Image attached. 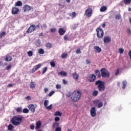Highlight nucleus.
<instances>
[{
	"mask_svg": "<svg viewBox=\"0 0 131 131\" xmlns=\"http://www.w3.org/2000/svg\"><path fill=\"white\" fill-rule=\"evenodd\" d=\"M120 75V73L119 72V69H117V71L115 72V76Z\"/></svg>",
	"mask_w": 131,
	"mask_h": 131,
	"instance_id": "37998d69",
	"label": "nucleus"
},
{
	"mask_svg": "<svg viewBox=\"0 0 131 131\" xmlns=\"http://www.w3.org/2000/svg\"><path fill=\"white\" fill-rule=\"evenodd\" d=\"M124 52V49L123 48H119V53L120 54V55H122Z\"/></svg>",
	"mask_w": 131,
	"mask_h": 131,
	"instance_id": "a19ab883",
	"label": "nucleus"
},
{
	"mask_svg": "<svg viewBox=\"0 0 131 131\" xmlns=\"http://www.w3.org/2000/svg\"><path fill=\"white\" fill-rule=\"evenodd\" d=\"M109 18L112 22L115 19V12L114 11L111 12Z\"/></svg>",
	"mask_w": 131,
	"mask_h": 131,
	"instance_id": "4468645a",
	"label": "nucleus"
},
{
	"mask_svg": "<svg viewBox=\"0 0 131 131\" xmlns=\"http://www.w3.org/2000/svg\"><path fill=\"white\" fill-rule=\"evenodd\" d=\"M38 53L41 55H43V54H45V50H43L42 48H40L38 50Z\"/></svg>",
	"mask_w": 131,
	"mask_h": 131,
	"instance_id": "f704fd0d",
	"label": "nucleus"
},
{
	"mask_svg": "<svg viewBox=\"0 0 131 131\" xmlns=\"http://www.w3.org/2000/svg\"><path fill=\"white\" fill-rule=\"evenodd\" d=\"M40 24H39L38 25H37L36 26H35V30L36 29H39L40 28Z\"/></svg>",
	"mask_w": 131,
	"mask_h": 131,
	"instance_id": "bf43d9fd",
	"label": "nucleus"
},
{
	"mask_svg": "<svg viewBox=\"0 0 131 131\" xmlns=\"http://www.w3.org/2000/svg\"><path fill=\"white\" fill-rule=\"evenodd\" d=\"M67 56H68L67 53H63L61 55V57L62 59H65V58H66L67 57Z\"/></svg>",
	"mask_w": 131,
	"mask_h": 131,
	"instance_id": "c9c22d12",
	"label": "nucleus"
},
{
	"mask_svg": "<svg viewBox=\"0 0 131 131\" xmlns=\"http://www.w3.org/2000/svg\"><path fill=\"white\" fill-rule=\"evenodd\" d=\"M45 108H46L47 110H51L52 108H53V104H51L49 106H47Z\"/></svg>",
	"mask_w": 131,
	"mask_h": 131,
	"instance_id": "79ce46f5",
	"label": "nucleus"
},
{
	"mask_svg": "<svg viewBox=\"0 0 131 131\" xmlns=\"http://www.w3.org/2000/svg\"><path fill=\"white\" fill-rule=\"evenodd\" d=\"M40 39H38L35 40V46H36V47H39V46H40Z\"/></svg>",
	"mask_w": 131,
	"mask_h": 131,
	"instance_id": "cd10ccee",
	"label": "nucleus"
},
{
	"mask_svg": "<svg viewBox=\"0 0 131 131\" xmlns=\"http://www.w3.org/2000/svg\"><path fill=\"white\" fill-rule=\"evenodd\" d=\"M35 30V25H31L29 28L27 30V33H32V32H33Z\"/></svg>",
	"mask_w": 131,
	"mask_h": 131,
	"instance_id": "9d476101",
	"label": "nucleus"
},
{
	"mask_svg": "<svg viewBox=\"0 0 131 131\" xmlns=\"http://www.w3.org/2000/svg\"><path fill=\"white\" fill-rule=\"evenodd\" d=\"M47 70H48L47 67H45L42 69V75H43L47 72Z\"/></svg>",
	"mask_w": 131,
	"mask_h": 131,
	"instance_id": "ea45409f",
	"label": "nucleus"
},
{
	"mask_svg": "<svg viewBox=\"0 0 131 131\" xmlns=\"http://www.w3.org/2000/svg\"><path fill=\"white\" fill-rule=\"evenodd\" d=\"M62 83H63V84H67V81H66V80H65V79H63L62 80Z\"/></svg>",
	"mask_w": 131,
	"mask_h": 131,
	"instance_id": "e2e57ef3",
	"label": "nucleus"
},
{
	"mask_svg": "<svg viewBox=\"0 0 131 131\" xmlns=\"http://www.w3.org/2000/svg\"><path fill=\"white\" fill-rule=\"evenodd\" d=\"M115 18L116 20H119L120 19H121V15H120V13L116 15Z\"/></svg>",
	"mask_w": 131,
	"mask_h": 131,
	"instance_id": "72a5a7b5",
	"label": "nucleus"
},
{
	"mask_svg": "<svg viewBox=\"0 0 131 131\" xmlns=\"http://www.w3.org/2000/svg\"><path fill=\"white\" fill-rule=\"evenodd\" d=\"M22 6V2L18 1L15 4V7H21Z\"/></svg>",
	"mask_w": 131,
	"mask_h": 131,
	"instance_id": "a878e982",
	"label": "nucleus"
},
{
	"mask_svg": "<svg viewBox=\"0 0 131 131\" xmlns=\"http://www.w3.org/2000/svg\"><path fill=\"white\" fill-rule=\"evenodd\" d=\"M73 77L75 80H78V74H77L76 72L74 73L73 74Z\"/></svg>",
	"mask_w": 131,
	"mask_h": 131,
	"instance_id": "393cba45",
	"label": "nucleus"
},
{
	"mask_svg": "<svg viewBox=\"0 0 131 131\" xmlns=\"http://www.w3.org/2000/svg\"><path fill=\"white\" fill-rule=\"evenodd\" d=\"M93 104L95 106H97V108H102L103 107V102H101L99 99L94 100Z\"/></svg>",
	"mask_w": 131,
	"mask_h": 131,
	"instance_id": "423d86ee",
	"label": "nucleus"
},
{
	"mask_svg": "<svg viewBox=\"0 0 131 131\" xmlns=\"http://www.w3.org/2000/svg\"><path fill=\"white\" fill-rule=\"evenodd\" d=\"M89 77H90V79H89L90 82H94V81H95V80H96V79L97 78L96 75L94 74H91L89 76Z\"/></svg>",
	"mask_w": 131,
	"mask_h": 131,
	"instance_id": "9b49d317",
	"label": "nucleus"
},
{
	"mask_svg": "<svg viewBox=\"0 0 131 131\" xmlns=\"http://www.w3.org/2000/svg\"><path fill=\"white\" fill-rule=\"evenodd\" d=\"M46 48H49V49L52 48V44H51V43L49 42L47 43L46 44Z\"/></svg>",
	"mask_w": 131,
	"mask_h": 131,
	"instance_id": "603ef678",
	"label": "nucleus"
},
{
	"mask_svg": "<svg viewBox=\"0 0 131 131\" xmlns=\"http://www.w3.org/2000/svg\"><path fill=\"white\" fill-rule=\"evenodd\" d=\"M28 108H29V110L30 111H31V112H32L33 113H34V112H35V107H34V105L30 104L28 106Z\"/></svg>",
	"mask_w": 131,
	"mask_h": 131,
	"instance_id": "f3484780",
	"label": "nucleus"
},
{
	"mask_svg": "<svg viewBox=\"0 0 131 131\" xmlns=\"http://www.w3.org/2000/svg\"><path fill=\"white\" fill-rule=\"evenodd\" d=\"M8 130H13L14 129V126L12 124H9L8 126Z\"/></svg>",
	"mask_w": 131,
	"mask_h": 131,
	"instance_id": "c756f323",
	"label": "nucleus"
},
{
	"mask_svg": "<svg viewBox=\"0 0 131 131\" xmlns=\"http://www.w3.org/2000/svg\"><path fill=\"white\" fill-rule=\"evenodd\" d=\"M11 67H12V66H11V65L8 66L6 68V70H10V69H11Z\"/></svg>",
	"mask_w": 131,
	"mask_h": 131,
	"instance_id": "052dcab7",
	"label": "nucleus"
},
{
	"mask_svg": "<svg viewBox=\"0 0 131 131\" xmlns=\"http://www.w3.org/2000/svg\"><path fill=\"white\" fill-rule=\"evenodd\" d=\"M66 32V31H65V30H64L63 28L59 29L58 33L59 35H64Z\"/></svg>",
	"mask_w": 131,
	"mask_h": 131,
	"instance_id": "aec40b11",
	"label": "nucleus"
},
{
	"mask_svg": "<svg viewBox=\"0 0 131 131\" xmlns=\"http://www.w3.org/2000/svg\"><path fill=\"white\" fill-rule=\"evenodd\" d=\"M55 116H62V113L59 111H56L54 114Z\"/></svg>",
	"mask_w": 131,
	"mask_h": 131,
	"instance_id": "7c9ffc66",
	"label": "nucleus"
},
{
	"mask_svg": "<svg viewBox=\"0 0 131 131\" xmlns=\"http://www.w3.org/2000/svg\"><path fill=\"white\" fill-rule=\"evenodd\" d=\"M16 111L17 113H22V107H19L16 108Z\"/></svg>",
	"mask_w": 131,
	"mask_h": 131,
	"instance_id": "473e14b6",
	"label": "nucleus"
},
{
	"mask_svg": "<svg viewBox=\"0 0 131 131\" xmlns=\"http://www.w3.org/2000/svg\"><path fill=\"white\" fill-rule=\"evenodd\" d=\"M23 120V117L21 116H15L11 119V122L13 125L18 126V125H19L21 124Z\"/></svg>",
	"mask_w": 131,
	"mask_h": 131,
	"instance_id": "f03ea898",
	"label": "nucleus"
},
{
	"mask_svg": "<svg viewBox=\"0 0 131 131\" xmlns=\"http://www.w3.org/2000/svg\"><path fill=\"white\" fill-rule=\"evenodd\" d=\"M76 54H80L81 53V51H80V49H78L76 51Z\"/></svg>",
	"mask_w": 131,
	"mask_h": 131,
	"instance_id": "680f3d73",
	"label": "nucleus"
},
{
	"mask_svg": "<svg viewBox=\"0 0 131 131\" xmlns=\"http://www.w3.org/2000/svg\"><path fill=\"white\" fill-rule=\"evenodd\" d=\"M122 83L123 85L122 86V89H123V90H124L125 88H126V85H127V82H126V80H124L123 81Z\"/></svg>",
	"mask_w": 131,
	"mask_h": 131,
	"instance_id": "bb28decb",
	"label": "nucleus"
},
{
	"mask_svg": "<svg viewBox=\"0 0 131 131\" xmlns=\"http://www.w3.org/2000/svg\"><path fill=\"white\" fill-rule=\"evenodd\" d=\"M94 50H95V52H96V53H99L102 52V49L99 46L94 47Z\"/></svg>",
	"mask_w": 131,
	"mask_h": 131,
	"instance_id": "412c9836",
	"label": "nucleus"
},
{
	"mask_svg": "<svg viewBox=\"0 0 131 131\" xmlns=\"http://www.w3.org/2000/svg\"><path fill=\"white\" fill-rule=\"evenodd\" d=\"M6 35V32H2V33H0V38H2L3 36H5Z\"/></svg>",
	"mask_w": 131,
	"mask_h": 131,
	"instance_id": "8fccbe9b",
	"label": "nucleus"
},
{
	"mask_svg": "<svg viewBox=\"0 0 131 131\" xmlns=\"http://www.w3.org/2000/svg\"><path fill=\"white\" fill-rule=\"evenodd\" d=\"M91 63V61H90V60L89 59H86V64H89Z\"/></svg>",
	"mask_w": 131,
	"mask_h": 131,
	"instance_id": "69168bd1",
	"label": "nucleus"
},
{
	"mask_svg": "<svg viewBox=\"0 0 131 131\" xmlns=\"http://www.w3.org/2000/svg\"><path fill=\"white\" fill-rule=\"evenodd\" d=\"M106 10H107V7L102 6L101 7L100 11V12H105V11H106Z\"/></svg>",
	"mask_w": 131,
	"mask_h": 131,
	"instance_id": "c85d7f7f",
	"label": "nucleus"
},
{
	"mask_svg": "<svg viewBox=\"0 0 131 131\" xmlns=\"http://www.w3.org/2000/svg\"><path fill=\"white\" fill-rule=\"evenodd\" d=\"M36 84H35V82H33L32 80H31L30 83V89H31L32 90H34L35 89V86Z\"/></svg>",
	"mask_w": 131,
	"mask_h": 131,
	"instance_id": "a211bd4d",
	"label": "nucleus"
},
{
	"mask_svg": "<svg viewBox=\"0 0 131 131\" xmlns=\"http://www.w3.org/2000/svg\"><path fill=\"white\" fill-rule=\"evenodd\" d=\"M50 31H51V32H52V33L56 32V28H51L50 29Z\"/></svg>",
	"mask_w": 131,
	"mask_h": 131,
	"instance_id": "4d7b16f0",
	"label": "nucleus"
},
{
	"mask_svg": "<svg viewBox=\"0 0 131 131\" xmlns=\"http://www.w3.org/2000/svg\"><path fill=\"white\" fill-rule=\"evenodd\" d=\"M59 76H67V73L64 71H61L58 73Z\"/></svg>",
	"mask_w": 131,
	"mask_h": 131,
	"instance_id": "b1692460",
	"label": "nucleus"
},
{
	"mask_svg": "<svg viewBox=\"0 0 131 131\" xmlns=\"http://www.w3.org/2000/svg\"><path fill=\"white\" fill-rule=\"evenodd\" d=\"M111 41V38L109 36H105L103 38V42L104 43H108Z\"/></svg>",
	"mask_w": 131,
	"mask_h": 131,
	"instance_id": "dca6fc26",
	"label": "nucleus"
},
{
	"mask_svg": "<svg viewBox=\"0 0 131 131\" xmlns=\"http://www.w3.org/2000/svg\"><path fill=\"white\" fill-rule=\"evenodd\" d=\"M57 126H59V123H58L55 122V123L53 124V125H52L53 128H56V127H57Z\"/></svg>",
	"mask_w": 131,
	"mask_h": 131,
	"instance_id": "e433bc0d",
	"label": "nucleus"
},
{
	"mask_svg": "<svg viewBox=\"0 0 131 131\" xmlns=\"http://www.w3.org/2000/svg\"><path fill=\"white\" fill-rule=\"evenodd\" d=\"M97 32V36L98 38H102L104 36V31L100 27H98L96 30Z\"/></svg>",
	"mask_w": 131,
	"mask_h": 131,
	"instance_id": "39448f33",
	"label": "nucleus"
},
{
	"mask_svg": "<svg viewBox=\"0 0 131 131\" xmlns=\"http://www.w3.org/2000/svg\"><path fill=\"white\" fill-rule=\"evenodd\" d=\"M5 60L6 62H10V61H12V56H11L10 55L8 54L6 56V58L5 59Z\"/></svg>",
	"mask_w": 131,
	"mask_h": 131,
	"instance_id": "5701e85b",
	"label": "nucleus"
},
{
	"mask_svg": "<svg viewBox=\"0 0 131 131\" xmlns=\"http://www.w3.org/2000/svg\"><path fill=\"white\" fill-rule=\"evenodd\" d=\"M98 94H99V91H98L97 90H95L93 92L92 95L93 97H96V96H98Z\"/></svg>",
	"mask_w": 131,
	"mask_h": 131,
	"instance_id": "2f4dec72",
	"label": "nucleus"
},
{
	"mask_svg": "<svg viewBox=\"0 0 131 131\" xmlns=\"http://www.w3.org/2000/svg\"><path fill=\"white\" fill-rule=\"evenodd\" d=\"M43 104H44L45 107H47L48 106V104H49V100H45Z\"/></svg>",
	"mask_w": 131,
	"mask_h": 131,
	"instance_id": "09e8293b",
	"label": "nucleus"
},
{
	"mask_svg": "<svg viewBox=\"0 0 131 131\" xmlns=\"http://www.w3.org/2000/svg\"><path fill=\"white\" fill-rule=\"evenodd\" d=\"M100 73L102 78H108L110 77V72L105 68L100 69Z\"/></svg>",
	"mask_w": 131,
	"mask_h": 131,
	"instance_id": "20e7f679",
	"label": "nucleus"
},
{
	"mask_svg": "<svg viewBox=\"0 0 131 131\" xmlns=\"http://www.w3.org/2000/svg\"><path fill=\"white\" fill-rule=\"evenodd\" d=\"M72 95V93L70 91L68 92V93L66 94L67 98H69Z\"/></svg>",
	"mask_w": 131,
	"mask_h": 131,
	"instance_id": "a18cd8bd",
	"label": "nucleus"
},
{
	"mask_svg": "<svg viewBox=\"0 0 131 131\" xmlns=\"http://www.w3.org/2000/svg\"><path fill=\"white\" fill-rule=\"evenodd\" d=\"M56 89H57V90H60L61 89V85L59 84H56Z\"/></svg>",
	"mask_w": 131,
	"mask_h": 131,
	"instance_id": "6e6d98bb",
	"label": "nucleus"
},
{
	"mask_svg": "<svg viewBox=\"0 0 131 131\" xmlns=\"http://www.w3.org/2000/svg\"><path fill=\"white\" fill-rule=\"evenodd\" d=\"M11 13L12 15H17L18 13H19V9H18L16 7H12V10H11Z\"/></svg>",
	"mask_w": 131,
	"mask_h": 131,
	"instance_id": "f8f14e48",
	"label": "nucleus"
},
{
	"mask_svg": "<svg viewBox=\"0 0 131 131\" xmlns=\"http://www.w3.org/2000/svg\"><path fill=\"white\" fill-rule=\"evenodd\" d=\"M48 26L47 24H43L41 26V29H45V28H47Z\"/></svg>",
	"mask_w": 131,
	"mask_h": 131,
	"instance_id": "49530a36",
	"label": "nucleus"
},
{
	"mask_svg": "<svg viewBox=\"0 0 131 131\" xmlns=\"http://www.w3.org/2000/svg\"><path fill=\"white\" fill-rule=\"evenodd\" d=\"M93 11L92 10V8H88L85 12V16H86L87 17H91Z\"/></svg>",
	"mask_w": 131,
	"mask_h": 131,
	"instance_id": "0eeeda50",
	"label": "nucleus"
},
{
	"mask_svg": "<svg viewBox=\"0 0 131 131\" xmlns=\"http://www.w3.org/2000/svg\"><path fill=\"white\" fill-rule=\"evenodd\" d=\"M55 121H56V122H58V121H60V118L59 117H56L54 119Z\"/></svg>",
	"mask_w": 131,
	"mask_h": 131,
	"instance_id": "5fc2aeb1",
	"label": "nucleus"
},
{
	"mask_svg": "<svg viewBox=\"0 0 131 131\" xmlns=\"http://www.w3.org/2000/svg\"><path fill=\"white\" fill-rule=\"evenodd\" d=\"M23 113H28L29 112V110L27 108H24L23 110Z\"/></svg>",
	"mask_w": 131,
	"mask_h": 131,
	"instance_id": "de8ad7c7",
	"label": "nucleus"
},
{
	"mask_svg": "<svg viewBox=\"0 0 131 131\" xmlns=\"http://www.w3.org/2000/svg\"><path fill=\"white\" fill-rule=\"evenodd\" d=\"M126 32H127V33L128 36H130V35H131V30H130V28H127L126 29Z\"/></svg>",
	"mask_w": 131,
	"mask_h": 131,
	"instance_id": "58836bf2",
	"label": "nucleus"
},
{
	"mask_svg": "<svg viewBox=\"0 0 131 131\" xmlns=\"http://www.w3.org/2000/svg\"><path fill=\"white\" fill-rule=\"evenodd\" d=\"M50 65L51 67H56V63H55L54 61L50 62Z\"/></svg>",
	"mask_w": 131,
	"mask_h": 131,
	"instance_id": "3c124183",
	"label": "nucleus"
},
{
	"mask_svg": "<svg viewBox=\"0 0 131 131\" xmlns=\"http://www.w3.org/2000/svg\"><path fill=\"white\" fill-rule=\"evenodd\" d=\"M26 99L27 100H28V101H30V100L31 99L30 96H27V97H26Z\"/></svg>",
	"mask_w": 131,
	"mask_h": 131,
	"instance_id": "338daca9",
	"label": "nucleus"
},
{
	"mask_svg": "<svg viewBox=\"0 0 131 131\" xmlns=\"http://www.w3.org/2000/svg\"><path fill=\"white\" fill-rule=\"evenodd\" d=\"M90 114L92 117H95L97 115V111L95 107H92L90 110Z\"/></svg>",
	"mask_w": 131,
	"mask_h": 131,
	"instance_id": "1a4fd4ad",
	"label": "nucleus"
},
{
	"mask_svg": "<svg viewBox=\"0 0 131 131\" xmlns=\"http://www.w3.org/2000/svg\"><path fill=\"white\" fill-rule=\"evenodd\" d=\"M95 85L99 93H103L105 91V82L101 80H97L95 82Z\"/></svg>",
	"mask_w": 131,
	"mask_h": 131,
	"instance_id": "f257e3e1",
	"label": "nucleus"
},
{
	"mask_svg": "<svg viewBox=\"0 0 131 131\" xmlns=\"http://www.w3.org/2000/svg\"><path fill=\"white\" fill-rule=\"evenodd\" d=\"M23 10H24V12H29V11H31V10H32V11H33V8H32V7L29 5H25L23 7Z\"/></svg>",
	"mask_w": 131,
	"mask_h": 131,
	"instance_id": "6e6552de",
	"label": "nucleus"
},
{
	"mask_svg": "<svg viewBox=\"0 0 131 131\" xmlns=\"http://www.w3.org/2000/svg\"><path fill=\"white\" fill-rule=\"evenodd\" d=\"M53 94H55V91H51V92L48 94L49 97H52V96H53Z\"/></svg>",
	"mask_w": 131,
	"mask_h": 131,
	"instance_id": "864d4df0",
	"label": "nucleus"
},
{
	"mask_svg": "<svg viewBox=\"0 0 131 131\" xmlns=\"http://www.w3.org/2000/svg\"><path fill=\"white\" fill-rule=\"evenodd\" d=\"M95 73L96 76H97V77L101 78V72H100V70H96L95 71Z\"/></svg>",
	"mask_w": 131,
	"mask_h": 131,
	"instance_id": "4be33fe9",
	"label": "nucleus"
},
{
	"mask_svg": "<svg viewBox=\"0 0 131 131\" xmlns=\"http://www.w3.org/2000/svg\"><path fill=\"white\" fill-rule=\"evenodd\" d=\"M8 88H12L13 86V84L10 83L8 84Z\"/></svg>",
	"mask_w": 131,
	"mask_h": 131,
	"instance_id": "774afa93",
	"label": "nucleus"
},
{
	"mask_svg": "<svg viewBox=\"0 0 131 131\" xmlns=\"http://www.w3.org/2000/svg\"><path fill=\"white\" fill-rule=\"evenodd\" d=\"M27 54H28L29 57H32V56L33 55V52L32 51H29L27 52Z\"/></svg>",
	"mask_w": 131,
	"mask_h": 131,
	"instance_id": "4c0bfd02",
	"label": "nucleus"
},
{
	"mask_svg": "<svg viewBox=\"0 0 131 131\" xmlns=\"http://www.w3.org/2000/svg\"><path fill=\"white\" fill-rule=\"evenodd\" d=\"M131 0H123L121 3L120 5H122L123 3L126 5H130Z\"/></svg>",
	"mask_w": 131,
	"mask_h": 131,
	"instance_id": "6ab92c4d",
	"label": "nucleus"
},
{
	"mask_svg": "<svg viewBox=\"0 0 131 131\" xmlns=\"http://www.w3.org/2000/svg\"><path fill=\"white\" fill-rule=\"evenodd\" d=\"M81 97V93L80 92V90H77L76 91H74L71 96V99L74 102H77L79 99H80Z\"/></svg>",
	"mask_w": 131,
	"mask_h": 131,
	"instance_id": "7ed1b4c3",
	"label": "nucleus"
},
{
	"mask_svg": "<svg viewBox=\"0 0 131 131\" xmlns=\"http://www.w3.org/2000/svg\"><path fill=\"white\" fill-rule=\"evenodd\" d=\"M40 67H41V63L35 66V67L32 69V73H34V72H35L36 70H38Z\"/></svg>",
	"mask_w": 131,
	"mask_h": 131,
	"instance_id": "ddd939ff",
	"label": "nucleus"
},
{
	"mask_svg": "<svg viewBox=\"0 0 131 131\" xmlns=\"http://www.w3.org/2000/svg\"><path fill=\"white\" fill-rule=\"evenodd\" d=\"M35 127V126L34 125V123H32V124L30 125V128L32 130H33L34 129V128Z\"/></svg>",
	"mask_w": 131,
	"mask_h": 131,
	"instance_id": "c03bdc74",
	"label": "nucleus"
},
{
	"mask_svg": "<svg viewBox=\"0 0 131 131\" xmlns=\"http://www.w3.org/2000/svg\"><path fill=\"white\" fill-rule=\"evenodd\" d=\"M41 127V121H38L36 122L35 129H39Z\"/></svg>",
	"mask_w": 131,
	"mask_h": 131,
	"instance_id": "2eb2a0df",
	"label": "nucleus"
},
{
	"mask_svg": "<svg viewBox=\"0 0 131 131\" xmlns=\"http://www.w3.org/2000/svg\"><path fill=\"white\" fill-rule=\"evenodd\" d=\"M62 130V128L60 127H57L55 129V131H61Z\"/></svg>",
	"mask_w": 131,
	"mask_h": 131,
	"instance_id": "13d9d810",
	"label": "nucleus"
},
{
	"mask_svg": "<svg viewBox=\"0 0 131 131\" xmlns=\"http://www.w3.org/2000/svg\"><path fill=\"white\" fill-rule=\"evenodd\" d=\"M63 38H64V40H67V39L68 38L67 35H64Z\"/></svg>",
	"mask_w": 131,
	"mask_h": 131,
	"instance_id": "0e129e2a",
	"label": "nucleus"
}]
</instances>
